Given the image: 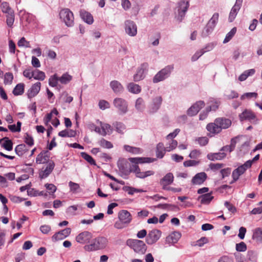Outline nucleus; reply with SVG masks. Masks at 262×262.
Wrapping results in <instances>:
<instances>
[{
	"mask_svg": "<svg viewBox=\"0 0 262 262\" xmlns=\"http://www.w3.org/2000/svg\"><path fill=\"white\" fill-rule=\"evenodd\" d=\"M117 166L120 176L124 179H127L131 172L135 173L136 177L140 179H144L155 174V172L152 170L141 171L138 165H130L126 160L123 158L119 159L117 162Z\"/></svg>",
	"mask_w": 262,
	"mask_h": 262,
	"instance_id": "nucleus-1",
	"label": "nucleus"
},
{
	"mask_svg": "<svg viewBox=\"0 0 262 262\" xmlns=\"http://www.w3.org/2000/svg\"><path fill=\"white\" fill-rule=\"evenodd\" d=\"M107 243L106 237L98 236L95 238H92L89 244H86L83 249L88 252L96 251L99 250L103 249L105 248Z\"/></svg>",
	"mask_w": 262,
	"mask_h": 262,
	"instance_id": "nucleus-2",
	"label": "nucleus"
},
{
	"mask_svg": "<svg viewBox=\"0 0 262 262\" xmlns=\"http://www.w3.org/2000/svg\"><path fill=\"white\" fill-rule=\"evenodd\" d=\"M126 244L135 253L139 254H144L147 250L145 243L140 239L129 238L126 241Z\"/></svg>",
	"mask_w": 262,
	"mask_h": 262,
	"instance_id": "nucleus-3",
	"label": "nucleus"
},
{
	"mask_svg": "<svg viewBox=\"0 0 262 262\" xmlns=\"http://www.w3.org/2000/svg\"><path fill=\"white\" fill-rule=\"evenodd\" d=\"M189 6L188 0H180L177 4L176 10L177 12V18L181 21L184 17Z\"/></svg>",
	"mask_w": 262,
	"mask_h": 262,
	"instance_id": "nucleus-4",
	"label": "nucleus"
},
{
	"mask_svg": "<svg viewBox=\"0 0 262 262\" xmlns=\"http://www.w3.org/2000/svg\"><path fill=\"white\" fill-rule=\"evenodd\" d=\"M59 15L67 27H70L74 25V15L69 9H62L59 13Z\"/></svg>",
	"mask_w": 262,
	"mask_h": 262,
	"instance_id": "nucleus-5",
	"label": "nucleus"
},
{
	"mask_svg": "<svg viewBox=\"0 0 262 262\" xmlns=\"http://www.w3.org/2000/svg\"><path fill=\"white\" fill-rule=\"evenodd\" d=\"M173 69V66L172 65L166 66L157 73L154 77L153 82H160L165 80L170 76Z\"/></svg>",
	"mask_w": 262,
	"mask_h": 262,
	"instance_id": "nucleus-6",
	"label": "nucleus"
},
{
	"mask_svg": "<svg viewBox=\"0 0 262 262\" xmlns=\"http://www.w3.org/2000/svg\"><path fill=\"white\" fill-rule=\"evenodd\" d=\"M162 232L157 229H154L149 231L146 236L145 242L148 245H152L156 244L161 238Z\"/></svg>",
	"mask_w": 262,
	"mask_h": 262,
	"instance_id": "nucleus-7",
	"label": "nucleus"
},
{
	"mask_svg": "<svg viewBox=\"0 0 262 262\" xmlns=\"http://www.w3.org/2000/svg\"><path fill=\"white\" fill-rule=\"evenodd\" d=\"M113 104L118 110L119 115H124L128 112L127 102L121 98H115L113 101Z\"/></svg>",
	"mask_w": 262,
	"mask_h": 262,
	"instance_id": "nucleus-8",
	"label": "nucleus"
},
{
	"mask_svg": "<svg viewBox=\"0 0 262 262\" xmlns=\"http://www.w3.org/2000/svg\"><path fill=\"white\" fill-rule=\"evenodd\" d=\"M149 64L147 62L142 63L137 69L136 74L134 76L135 81L142 80L145 77V76L148 71Z\"/></svg>",
	"mask_w": 262,
	"mask_h": 262,
	"instance_id": "nucleus-9",
	"label": "nucleus"
},
{
	"mask_svg": "<svg viewBox=\"0 0 262 262\" xmlns=\"http://www.w3.org/2000/svg\"><path fill=\"white\" fill-rule=\"evenodd\" d=\"M124 30L125 33L130 37H134L137 34V26L136 23L130 19L124 21Z\"/></svg>",
	"mask_w": 262,
	"mask_h": 262,
	"instance_id": "nucleus-10",
	"label": "nucleus"
},
{
	"mask_svg": "<svg viewBox=\"0 0 262 262\" xmlns=\"http://www.w3.org/2000/svg\"><path fill=\"white\" fill-rule=\"evenodd\" d=\"M93 236L91 232L84 231L76 236V241L77 243L81 244H89Z\"/></svg>",
	"mask_w": 262,
	"mask_h": 262,
	"instance_id": "nucleus-11",
	"label": "nucleus"
},
{
	"mask_svg": "<svg viewBox=\"0 0 262 262\" xmlns=\"http://www.w3.org/2000/svg\"><path fill=\"white\" fill-rule=\"evenodd\" d=\"M55 164L53 161L51 160L45 169L42 168L39 172V178L42 180L47 178L53 171Z\"/></svg>",
	"mask_w": 262,
	"mask_h": 262,
	"instance_id": "nucleus-12",
	"label": "nucleus"
},
{
	"mask_svg": "<svg viewBox=\"0 0 262 262\" xmlns=\"http://www.w3.org/2000/svg\"><path fill=\"white\" fill-rule=\"evenodd\" d=\"M205 105V104L204 101L200 100L196 101L188 109L187 114L191 117L195 116L200 110L204 107Z\"/></svg>",
	"mask_w": 262,
	"mask_h": 262,
	"instance_id": "nucleus-13",
	"label": "nucleus"
},
{
	"mask_svg": "<svg viewBox=\"0 0 262 262\" xmlns=\"http://www.w3.org/2000/svg\"><path fill=\"white\" fill-rule=\"evenodd\" d=\"M71 229L70 228H66L58 232H56L52 236V241L56 242L58 241L62 240L68 237L71 233Z\"/></svg>",
	"mask_w": 262,
	"mask_h": 262,
	"instance_id": "nucleus-14",
	"label": "nucleus"
},
{
	"mask_svg": "<svg viewBox=\"0 0 262 262\" xmlns=\"http://www.w3.org/2000/svg\"><path fill=\"white\" fill-rule=\"evenodd\" d=\"M50 152L48 150H42L36 158V163L37 164H48L50 160Z\"/></svg>",
	"mask_w": 262,
	"mask_h": 262,
	"instance_id": "nucleus-15",
	"label": "nucleus"
},
{
	"mask_svg": "<svg viewBox=\"0 0 262 262\" xmlns=\"http://www.w3.org/2000/svg\"><path fill=\"white\" fill-rule=\"evenodd\" d=\"M243 0H236L235 4L232 8L228 17L229 22H232L235 18L238 12L240 10Z\"/></svg>",
	"mask_w": 262,
	"mask_h": 262,
	"instance_id": "nucleus-16",
	"label": "nucleus"
},
{
	"mask_svg": "<svg viewBox=\"0 0 262 262\" xmlns=\"http://www.w3.org/2000/svg\"><path fill=\"white\" fill-rule=\"evenodd\" d=\"M174 177L172 173H167L162 179L160 180V184L164 190H170L167 186L172 184L173 182Z\"/></svg>",
	"mask_w": 262,
	"mask_h": 262,
	"instance_id": "nucleus-17",
	"label": "nucleus"
},
{
	"mask_svg": "<svg viewBox=\"0 0 262 262\" xmlns=\"http://www.w3.org/2000/svg\"><path fill=\"white\" fill-rule=\"evenodd\" d=\"M256 118L255 114L250 110L246 109L239 115V118L241 121L247 120L252 122L255 120Z\"/></svg>",
	"mask_w": 262,
	"mask_h": 262,
	"instance_id": "nucleus-18",
	"label": "nucleus"
},
{
	"mask_svg": "<svg viewBox=\"0 0 262 262\" xmlns=\"http://www.w3.org/2000/svg\"><path fill=\"white\" fill-rule=\"evenodd\" d=\"M118 219L127 226H128L132 221L131 214L129 211L126 210H121L119 212Z\"/></svg>",
	"mask_w": 262,
	"mask_h": 262,
	"instance_id": "nucleus-19",
	"label": "nucleus"
},
{
	"mask_svg": "<svg viewBox=\"0 0 262 262\" xmlns=\"http://www.w3.org/2000/svg\"><path fill=\"white\" fill-rule=\"evenodd\" d=\"M128 160L133 163L132 165H138L139 164L149 163L156 160L155 158L149 157L129 158Z\"/></svg>",
	"mask_w": 262,
	"mask_h": 262,
	"instance_id": "nucleus-20",
	"label": "nucleus"
},
{
	"mask_svg": "<svg viewBox=\"0 0 262 262\" xmlns=\"http://www.w3.org/2000/svg\"><path fill=\"white\" fill-rule=\"evenodd\" d=\"M215 123L217 124L221 130L228 128L231 125L230 119L224 117L217 118L215 119Z\"/></svg>",
	"mask_w": 262,
	"mask_h": 262,
	"instance_id": "nucleus-21",
	"label": "nucleus"
},
{
	"mask_svg": "<svg viewBox=\"0 0 262 262\" xmlns=\"http://www.w3.org/2000/svg\"><path fill=\"white\" fill-rule=\"evenodd\" d=\"M162 98L161 96H158L152 99V103L150 106L149 113L154 114L157 112L160 108L162 102Z\"/></svg>",
	"mask_w": 262,
	"mask_h": 262,
	"instance_id": "nucleus-22",
	"label": "nucleus"
},
{
	"mask_svg": "<svg viewBox=\"0 0 262 262\" xmlns=\"http://www.w3.org/2000/svg\"><path fill=\"white\" fill-rule=\"evenodd\" d=\"M207 178V175L205 172L196 173L192 179L191 183L193 185H200L204 183Z\"/></svg>",
	"mask_w": 262,
	"mask_h": 262,
	"instance_id": "nucleus-23",
	"label": "nucleus"
},
{
	"mask_svg": "<svg viewBox=\"0 0 262 262\" xmlns=\"http://www.w3.org/2000/svg\"><path fill=\"white\" fill-rule=\"evenodd\" d=\"M209 132L208 136L210 137L214 136L221 132L217 124L215 123V120L214 122L209 123L206 125V127Z\"/></svg>",
	"mask_w": 262,
	"mask_h": 262,
	"instance_id": "nucleus-24",
	"label": "nucleus"
},
{
	"mask_svg": "<svg viewBox=\"0 0 262 262\" xmlns=\"http://www.w3.org/2000/svg\"><path fill=\"white\" fill-rule=\"evenodd\" d=\"M72 80V76L69 74L68 73H64L61 77L58 78L57 74L51 76L49 79V82H69Z\"/></svg>",
	"mask_w": 262,
	"mask_h": 262,
	"instance_id": "nucleus-25",
	"label": "nucleus"
},
{
	"mask_svg": "<svg viewBox=\"0 0 262 262\" xmlns=\"http://www.w3.org/2000/svg\"><path fill=\"white\" fill-rule=\"evenodd\" d=\"M40 83H34L28 90L27 95L29 99L36 96L40 90Z\"/></svg>",
	"mask_w": 262,
	"mask_h": 262,
	"instance_id": "nucleus-26",
	"label": "nucleus"
},
{
	"mask_svg": "<svg viewBox=\"0 0 262 262\" xmlns=\"http://www.w3.org/2000/svg\"><path fill=\"white\" fill-rule=\"evenodd\" d=\"M181 237V233L179 231H173L166 237V242L168 244L177 243Z\"/></svg>",
	"mask_w": 262,
	"mask_h": 262,
	"instance_id": "nucleus-27",
	"label": "nucleus"
},
{
	"mask_svg": "<svg viewBox=\"0 0 262 262\" xmlns=\"http://www.w3.org/2000/svg\"><path fill=\"white\" fill-rule=\"evenodd\" d=\"M80 16L81 19L89 25H91L94 22L92 15L85 10H81L80 11Z\"/></svg>",
	"mask_w": 262,
	"mask_h": 262,
	"instance_id": "nucleus-28",
	"label": "nucleus"
},
{
	"mask_svg": "<svg viewBox=\"0 0 262 262\" xmlns=\"http://www.w3.org/2000/svg\"><path fill=\"white\" fill-rule=\"evenodd\" d=\"M208 103L210 104L207 107L209 111H216L221 104V99L220 98H210Z\"/></svg>",
	"mask_w": 262,
	"mask_h": 262,
	"instance_id": "nucleus-29",
	"label": "nucleus"
},
{
	"mask_svg": "<svg viewBox=\"0 0 262 262\" xmlns=\"http://www.w3.org/2000/svg\"><path fill=\"white\" fill-rule=\"evenodd\" d=\"M213 199L214 196L212 195V192L202 194L198 197V200L200 201V203L206 205H209Z\"/></svg>",
	"mask_w": 262,
	"mask_h": 262,
	"instance_id": "nucleus-30",
	"label": "nucleus"
},
{
	"mask_svg": "<svg viewBox=\"0 0 262 262\" xmlns=\"http://www.w3.org/2000/svg\"><path fill=\"white\" fill-rule=\"evenodd\" d=\"M252 231V239L257 244L262 243V227L256 228Z\"/></svg>",
	"mask_w": 262,
	"mask_h": 262,
	"instance_id": "nucleus-31",
	"label": "nucleus"
},
{
	"mask_svg": "<svg viewBox=\"0 0 262 262\" xmlns=\"http://www.w3.org/2000/svg\"><path fill=\"white\" fill-rule=\"evenodd\" d=\"M226 156L227 154L224 152H219L215 153L210 152L207 155V158L209 160L214 161L215 160H223L226 157Z\"/></svg>",
	"mask_w": 262,
	"mask_h": 262,
	"instance_id": "nucleus-32",
	"label": "nucleus"
},
{
	"mask_svg": "<svg viewBox=\"0 0 262 262\" xmlns=\"http://www.w3.org/2000/svg\"><path fill=\"white\" fill-rule=\"evenodd\" d=\"M1 146L8 151H11L13 149V142L8 137H4L0 139Z\"/></svg>",
	"mask_w": 262,
	"mask_h": 262,
	"instance_id": "nucleus-33",
	"label": "nucleus"
},
{
	"mask_svg": "<svg viewBox=\"0 0 262 262\" xmlns=\"http://www.w3.org/2000/svg\"><path fill=\"white\" fill-rule=\"evenodd\" d=\"M29 150L27 146L25 144L17 145L15 148V152L19 157H23V155Z\"/></svg>",
	"mask_w": 262,
	"mask_h": 262,
	"instance_id": "nucleus-34",
	"label": "nucleus"
},
{
	"mask_svg": "<svg viewBox=\"0 0 262 262\" xmlns=\"http://www.w3.org/2000/svg\"><path fill=\"white\" fill-rule=\"evenodd\" d=\"M156 154L157 158L162 159L164 157L165 154V150L163 143L160 142L157 145Z\"/></svg>",
	"mask_w": 262,
	"mask_h": 262,
	"instance_id": "nucleus-35",
	"label": "nucleus"
},
{
	"mask_svg": "<svg viewBox=\"0 0 262 262\" xmlns=\"http://www.w3.org/2000/svg\"><path fill=\"white\" fill-rule=\"evenodd\" d=\"M25 85L23 83H18L14 88L12 93L14 96H19L24 93Z\"/></svg>",
	"mask_w": 262,
	"mask_h": 262,
	"instance_id": "nucleus-36",
	"label": "nucleus"
},
{
	"mask_svg": "<svg viewBox=\"0 0 262 262\" xmlns=\"http://www.w3.org/2000/svg\"><path fill=\"white\" fill-rule=\"evenodd\" d=\"M255 73L254 69H249L245 71L238 77V80L241 81H245L249 77L253 75Z\"/></svg>",
	"mask_w": 262,
	"mask_h": 262,
	"instance_id": "nucleus-37",
	"label": "nucleus"
},
{
	"mask_svg": "<svg viewBox=\"0 0 262 262\" xmlns=\"http://www.w3.org/2000/svg\"><path fill=\"white\" fill-rule=\"evenodd\" d=\"M212 46H208V47H206V50H205L204 49H202L196 52L195 54L192 56L191 60L192 61H195L197 60L202 55L204 54L205 52L212 49Z\"/></svg>",
	"mask_w": 262,
	"mask_h": 262,
	"instance_id": "nucleus-38",
	"label": "nucleus"
},
{
	"mask_svg": "<svg viewBox=\"0 0 262 262\" xmlns=\"http://www.w3.org/2000/svg\"><path fill=\"white\" fill-rule=\"evenodd\" d=\"M127 89L129 92L134 94H138L141 91L140 86L135 83H128Z\"/></svg>",
	"mask_w": 262,
	"mask_h": 262,
	"instance_id": "nucleus-39",
	"label": "nucleus"
},
{
	"mask_svg": "<svg viewBox=\"0 0 262 262\" xmlns=\"http://www.w3.org/2000/svg\"><path fill=\"white\" fill-rule=\"evenodd\" d=\"M110 85L114 93L117 94L122 93L124 90L121 83H110Z\"/></svg>",
	"mask_w": 262,
	"mask_h": 262,
	"instance_id": "nucleus-40",
	"label": "nucleus"
},
{
	"mask_svg": "<svg viewBox=\"0 0 262 262\" xmlns=\"http://www.w3.org/2000/svg\"><path fill=\"white\" fill-rule=\"evenodd\" d=\"M80 155L86 161H87L90 165L96 166V162L93 158L85 152H81Z\"/></svg>",
	"mask_w": 262,
	"mask_h": 262,
	"instance_id": "nucleus-41",
	"label": "nucleus"
},
{
	"mask_svg": "<svg viewBox=\"0 0 262 262\" xmlns=\"http://www.w3.org/2000/svg\"><path fill=\"white\" fill-rule=\"evenodd\" d=\"M113 125L115 128L117 132L121 134L124 133V130L125 129V125L123 123L117 121L113 123Z\"/></svg>",
	"mask_w": 262,
	"mask_h": 262,
	"instance_id": "nucleus-42",
	"label": "nucleus"
},
{
	"mask_svg": "<svg viewBox=\"0 0 262 262\" xmlns=\"http://www.w3.org/2000/svg\"><path fill=\"white\" fill-rule=\"evenodd\" d=\"M33 78L34 79L42 81L45 78V74L38 70H35L33 71Z\"/></svg>",
	"mask_w": 262,
	"mask_h": 262,
	"instance_id": "nucleus-43",
	"label": "nucleus"
},
{
	"mask_svg": "<svg viewBox=\"0 0 262 262\" xmlns=\"http://www.w3.org/2000/svg\"><path fill=\"white\" fill-rule=\"evenodd\" d=\"M122 189L127 192V193L130 195H133L135 193H138V192H143V190L141 189H137L134 187H132L130 186H124L122 188Z\"/></svg>",
	"mask_w": 262,
	"mask_h": 262,
	"instance_id": "nucleus-44",
	"label": "nucleus"
},
{
	"mask_svg": "<svg viewBox=\"0 0 262 262\" xmlns=\"http://www.w3.org/2000/svg\"><path fill=\"white\" fill-rule=\"evenodd\" d=\"M102 133L101 135L103 136H105L107 134H111L113 133V129L111 125L109 124H104L101 126Z\"/></svg>",
	"mask_w": 262,
	"mask_h": 262,
	"instance_id": "nucleus-45",
	"label": "nucleus"
},
{
	"mask_svg": "<svg viewBox=\"0 0 262 262\" xmlns=\"http://www.w3.org/2000/svg\"><path fill=\"white\" fill-rule=\"evenodd\" d=\"M135 107L139 112H142L145 108V104L142 98H138L136 101Z\"/></svg>",
	"mask_w": 262,
	"mask_h": 262,
	"instance_id": "nucleus-46",
	"label": "nucleus"
},
{
	"mask_svg": "<svg viewBox=\"0 0 262 262\" xmlns=\"http://www.w3.org/2000/svg\"><path fill=\"white\" fill-rule=\"evenodd\" d=\"M98 143L100 146L104 148L111 149L113 147V144L104 138H102Z\"/></svg>",
	"mask_w": 262,
	"mask_h": 262,
	"instance_id": "nucleus-47",
	"label": "nucleus"
},
{
	"mask_svg": "<svg viewBox=\"0 0 262 262\" xmlns=\"http://www.w3.org/2000/svg\"><path fill=\"white\" fill-rule=\"evenodd\" d=\"M24 142L30 147L32 146L34 144L33 137L28 133H26L24 136Z\"/></svg>",
	"mask_w": 262,
	"mask_h": 262,
	"instance_id": "nucleus-48",
	"label": "nucleus"
},
{
	"mask_svg": "<svg viewBox=\"0 0 262 262\" xmlns=\"http://www.w3.org/2000/svg\"><path fill=\"white\" fill-rule=\"evenodd\" d=\"M157 207L164 209H167L171 210H179L178 206L170 204H159Z\"/></svg>",
	"mask_w": 262,
	"mask_h": 262,
	"instance_id": "nucleus-49",
	"label": "nucleus"
},
{
	"mask_svg": "<svg viewBox=\"0 0 262 262\" xmlns=\"http://www.w3.org/2000/svg\"><path fill=\"white\" fill-rule=\"evenodd\" d=\"M214 28L213 27L207 24L202 31V36L204 37L208 36L212 32Z\"/></svg>",
	"mask_w": 262,
	"mask_h": 262,
	"instance_id": "nucleus-50",
	"label": "nucleus"
},
{
	"mask_svg": "<svg viewBox=\"0 0 262 262\" xmlns=\"http://www.w3.org/2000/svg\"><path fill=\"white\" fill-rule=\"evenodd\" d=\"M6 23L8 27H11L14 21V11L9 13L6 15Z\"/></svg>",
	"mask_w": 262,
	"mask_h": 262,
	"instance_id": "nucleus-51",
	"label": "nucleus"
},
{
	"mask_svg": "<svg viewBox=\"0 0 262 262\" xmlns=\"http://www.w3.org/2000/svg\"><path fill=\"white\" fill-rule=\"evenodd\" d=\"M219 17V14L218 13H214L207 24L215 28L217 23L218 22Z\"/></svg>",
	"mask_w": 262,
	"mask_h": 262,
	"instance_id": "nucleus-52",
	"label": "nucleus"
},
{
	"mask_svg": "<svg viewBox=\"0 0 262 262\" xmlns=\"http://www.w3.org/2000/svg\"><path fill=\"white\" fill-rule=\"evenodd\" d=\"M236 31V29L235 28H232L231 31L226 34V37L223 41V43H226L229 42L235 35Z\"/></svg>",
	"mask_w": 262,
	"mask_h": 262,
	"instance_id": "nucleus-53",
	"label": "nucleus"
},
{
	"mask_svg": "<svg viewBox=\"0 0 262 262\" xmlns=\"http://www.w3.org/2000/svg\"><path fill=\"white\" fill-rule=\"evenodd\" d=\"M1 9L3 12L7 14L13 11L7 2H4L1 4Z\"/></svg>",
	"mask_w": 262,
	"mask_h": 262,
	"instance_id": "nucleus-54",
	"label": "nucleus"
},
{
	"mask_svg": "<svg viewBox=\"0 0 262 262\" xmlns=\"http://www.w3.org/2000/svg\"><path fill=\"white\" fill-rule=\"evenodd\" d=\"M18 46L19 47L30 48L29 41H27L25 37L21 38L17 42Z\"/></svg>",
	"mask_w": 262,
	"mask_h": 262,
	"instance_id": "nucleus-55",
	"label": "nucleus"
},
{
	"mask_svg": "<svg viewBox=\"0 0 262 262\" xmlns=\"http://www.w3.org/2000/svg\"><path fill=\"white\" fill-rule=\"evenodd\" d=\"M236 250L238 252H245L247 249L246 244L244 242L236 244Z\"/></svg>",
	"mask_w": 262,
	"mask_h": 262,
	"instance_id": "nucleus-56",
	"label": "nucleus"
},
{
	"mask_svg": "<svg viewBox=\"0 0 262 262\" xmlns=\"http://www.w3.org/2000/svg\"><path fill=\"white\" fill-rule=\"evenodd\" d=\"M98 106L101 110H104L110 107V104L106 100H101L98 103Z\"/></svg>",
	"mask_w": 262,
	"mask_h": 262,
	"instance_id": "nucleus-57",
	"label": "nucleus"
},
{
	"mask_svg": "<svg viewBox=\"0 0 262 262\" xmlns=\"http://www.w3.org/2000/svg\"><path fill=\"white\" fill-rule=\"evenodd\" d=\"M257 97V93L255 92H250V93H246L241 96V99L242 100L244 99L245 98L251 99L252 98H256Z\"/></svg>",
	"mask_w": 262,
	"mask_h": 262,
	"instance_id": "nucleus-58",
	"label": "nucleus"
},
{
	"mask_svg": "<svg viewBox=\"0 0 262 262\" xmlns=\"http://www.w3.org/2000/svg\"><path fill=\"white\" fill-rule=\"evenodd\" d=\"M200 163L199 161H195L194 160H186L184 162L183 165L185 167L195 166L198 165Z\"/></svg>",
	"mask_w": 262,
	"mask_h": 262,
	"instance_id": "nucleus-59",
	"label": "nucleus"
},
{
	"mask_svg": "<svg viewBox=\"0 0 262 262\" xmlns=\"http://www.w3.org/2000/svg\"><path fill=\"white\" fill-rule=\"evenodd\" d=\"M224 165L222 163H211L209 165V167L210 168V169L211 170H212L213 171H215L216 170H219L221 168H222L224 166Z\"/></svg>",
	"mask_w": 262,
	"mask_h": 262,
	"instance_id": "nucleus-60",
	"label": "nucleus"
},
{
	"mask_svg": "<svg viewBox=\"0 0 262 262\" xmlns=\"http://www.w3.org/2000/svg\"><path fill=\"white\" fill-rule=\"evenodd\" d=\"M69 186L71 191L74 193L77 192V190L80 188V186L78 184L72 181L69 183Z\"/></svg>",
	"mask_w": 262,
	"mask_h": 262,
	"instance_id": "nucleus-61",
	"label": "nucleus"
},
{
	"mask_svg": "<svg viewBox=\"0 0 262 262\" xmlns=\"http://www.w3.org/2000/svg\"><path fill=\"white\" fill-rule=\"evenodd\" d=\"M201 154V152L200 150L194 149L192 150L189 155V157L191 159H197L200 157Z\"/></svg>",
	"mask_w": 262,
	"mask_h": 262,
	"instance_id": "nucleus-62",
	"label": "nucleus"
},
{
	"mask_svg": "<svg viewBox=\"0 0 262 262\" xmlns=\"http://www.w3.org/2000/svg\"><path fill=\"white\" fill-rule=\"evenodd\" d=\"M224 205L230 212L235 213L236 211V208L231 204L230 202L226 201L224 203Z\"/></svg>",
	"mask_w": 262,
	"mask_h": 262,
	"instance_id": "nucleus-63",
	"label": "nucleus"
},
{
	"mask_svg": "<svg viewBox=\"0 0 262 262\" xmlns=\"http://www.w3.org/2000/svg\"><path fill=\"white\" fill-rule=\"evenodd\" d=\"M218 262H234L233 257L228 256H223L218 260Z\"/></svg>",
	"mask_w": 262,
	"mask_h": 262,
	"instance_id": "nucleus-64",
	"label": "nucleus"
}]
</instances>
